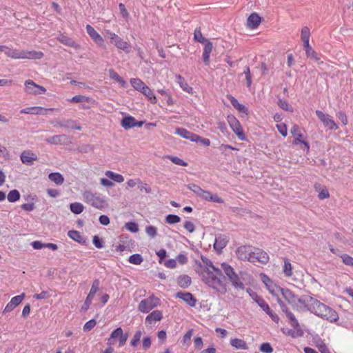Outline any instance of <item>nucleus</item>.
I'll list each match as a JSON object with an SVG mask.
<instances>
[{
    "instance_id": "obj_5",
    "label": "nucleus",
    "mask_w": 353,
    "mask_h": 353,
    "mask_svg": "<svg viewBox=\"0 0 353 353\" xmlns=\"http://www.w3.org/2000/svg\"><path fill=\"white\" fill-rule=\"evenodd\" d=\"M159 305V299L153 294L141 301L138 310L143 313H148Z\"/></svg>"
},
{
    "instance_id": "obj_13",
    "label": "nucleus",
    "mask_w": 353,
    "mask_h": 353,
    "mask_svg": "<svg viewBox=\"0 0 353 353\" xmlns=\"http://www.w3.org/2000/svg\"><path fill=\"white\" fill-rule=\"evenodd\" d=\"M268 261L269 256L265 251L259 248H253L251 263L260 262L261 263H266Z\"/></svg>"
},
{
    "instance_id": "obj_59",
    "label": "nucleus",
    "mask_w": 353,
    "mask_h": 353,
    "mask_svg": "<svg viewBox=\"0 0 353 353\" xmlns=\"http://www.w3.org/2000/svg\"><path fill=\"white\" fill-rule=\"evenodd\" d=\"M24 297H25V294L22 293L20 295H18V296H14L13 298H12V299L10 300V302L14 305H15V307H17L18 305H19L21 303V301H23Z\"/></svg>"
},
{
    "instance_id": "obj_14",
    "label": "nucleus",
    "mask_w": 353,
    "mask_h": 353,
    "mask_svg": "<svg viewBox=\"0 0 353 353\" xmlns=\"http://www.w3.org/2000/svg\"><path fill=\"white\" fill-rule=\"evenodd\" d=\"M281 292L283 297L286 301L292 305L294 308L296 307L298 296L288 288H281Z\"/></svg>"
},
{
    "instance_id": "obj_3",
    "label": "nucleus",
    "mask_w": 353,
    "mask_h": 353,
    "mask_svg": "<svg viewBox=\"0 0 353 353\" xmlns=\"http://www.w3.org/2000/svg\"><path fill=\"white\" fill-rule=\"evenodd\" d=\"M82 195L85 203L97 209L103 210L108 206V202L105 198L91 190H85Z\"/></svg>"
},
{
    "instance_id": "obj_51",
    "label": "nucleus",
    "mask_w": 353,
    "mask_h": 353,
    "mask_svg": "<svg viewBox=\"0 0 353 353\" xmlns=\"http://www.w3.org/2000/svg\"><path fill=\"white\" fill-rule=\"evenodd\" d=\"M123 334V330L121 327H118L117 328L116 330H114L112 333H111V335H110V338L108 339V343L110 345H112L113 344V343L111 341V339H116V338H119L120 336H121V335Z\"/></svg>"
},
{
    "instance_id": "obj_44",
    "label": "nucleus",
    "mask_w": 353,
    "mask_h": 353,
    "mask_svg": "<svg viewBox=\"0 0 353 353\" xmlns=\"http://www.w3.org/2000/svg\"><path fill=\"white\" fill-rule=\"evenodd\" d=\"M283 273L288 277L292 275V264L287 259H284Z\"/></svg>"
},
{
    "instance_id": "obj_36",
    "label": "nucleus",
    "mask_w": 353,
    "mask_h": 353,
    "mask_svg": "<svg viewBox=\"0 0 353 353\" xmlns=\"http://www.w3.org/2000/svg\"><path fill=\"white\" fill-rule=\"evenodd\" d=\"M177 283L181 288H188L191 284V278L188 275H181L177 279Z\"/></svg>"
},
{
    "instance_id": "obj_4",
    "label": "nucleus",
    "mask_w": 353,
    "mask_h": 353,
    "mask_svg": "<svg viewBox=\"0 0 353 353\" xmlns=\"http://www.w3.org/2000/svg\"><path fill=\"white\" fill-rule=\"evenodd\" d=\"M221 267L228 280L236 289L244 290L245 285L241 281V276L243 274L241 272L239 274H237L234 269L226 263H222L221 264Z\"/></svg>"
},
{
    "instance_id": "obj_53",
    "label": "nucleus",
    "mask_w": 353,
    "mask_h": 353,
    "mask_svg": "<svg viewBox=\"0 0 353 353\" xmlns=\"http://www.w3.org/2000/svg\"><path fill=\"white\" fill-rule=\"evenodd\" d=\"M277 105L283 110L292 112V107L285 100L279 99L277 102Z\"/></svg>"
},
{
    "instance_id": "obj_34",
    "label": "nucleus",
    "mask_w": 353,
    "mask_h": 353,
    "mask_svg": "<svg viewBox=\"0 0 353 353\" xmlns=\"http://www.w3.org/2000/svg\"><path fill=\"white\" fill-rule=\"evenodd\" d=\"M48 178L50 181H52L57 185H61L64 181V178L63 175L59 172L50 173L48 175Z\"/></svg>"
},
{
    "instance_id": "obj_40",
    "label": "nucleus",
    "mask_w": 353,
    "mask_h": 353,
    "mask_svg": "<svg viewBox=\"0 0 353 353\" xmlns=\"http://www.w3.org/2000/svg\"><path fill=\"white\" fill-rule=\"evenodd\" d=\"M68 236L78 243H85L81 233L77 230H70L68 232Z\"/></svg>"
},
{
    "instance_id": "obj_50",
    "label": "nucleus",
    "mask_w": 353,
    "mask_h": 353,
    "mask_svg": "<svg viewBox=\"0 0 353 353\" xmlns=\"http://www.w3.org/2000/svg\"><path fill=\"white\" fill-rule=\"evenodd\" d=\"M194 38L196 41L201 43H204L205 42H207V41H208V39H206L205 38H204L203 37V34L201 33L200 28L195 29L194 32Z\"/></svg>"
},
{
    "instance_id": "obj_26",
    "label": "nucleus",
    "mask_w": 353,
    "mask_h": 353,
    "mask_svg": "<svg viewBox=\"0 0 353 353\" xmlns=\"http://www.w3.org/2000/svg\"><path fill=\"white\" fill-rule=\"evenodd\" d=\"M261 17L256 13L251 14L247 19V26L251 29L257 28L261 23Z\"/></svg>"
},
{
    "instance_id": "obj_35",
    "label": "nucleus",
    "mask_w": 353,
    "mask_h": 353,
    "mask_svg": "<svg viewBox=\"0 0 353 353\" xmlns=\"http://www.w3.org/2000/svg\"><path fill=\"white\" fill-rule=\"evenodd\" d=\"M228 99L230 100L231 104L234 108L238 110L239 112H245L246 108L243 104L239 103L238 100L232 96H228Z\"/></svg>"
},
{
    "instance_id": "obj_47",
    "label": "nucleus",
    "mask_w": 353,
    "mask_h": 353,
    "mask_svg": "<svg viewBox=\"0 0 353 353\" xmlns=\"http://www.w3.org/2000/svg\"><path fill=\"white\" fill-rule=\"evenodd\" d=\"M20 199V193L17 190H11L8 194V200L10 202H15Z\"/></svg>"
},
{
    "instance_id": "obj_20",
    "label": "nucleus",
    "mask_w": 353,
    "mask_h": 353,
    "mask_svg": "<svg viewBox=\"0 0 353 353\" xmlns=\"http://www.w3.org/2000/svg\"><path fill=\"white\" fill-rule=\"evenodd\" d=\"M86 30L89 36L97 45L99 46H102L103 45L104 40L103 37L94 29L93 27L90 25H87Z\"/></svg>"
},
{
    "instance_id": "obj_37",
    "label": "nucleus",
    "mask_w": 353,
    "mask_h": 353,
    "mask_svg": "<svg viewBox=\"0 0 353 353\" xmlns=\"http://www.w3.org/2000/svg\"><path fill=\"white\" fill-rule=\"evenodd\" d=\"M142 94H143L148 100L152 103H157V99L154 94H153L152 91L150 90L149 87L145 85L144 88L141 91Z\"/></svg>"
},
{
    "instance_id": "obj_57",
    "label": "nucleus",
    "mask_w": 353,
    "mask_h": 353,
    "mask_svg": "<svg viewBox=\"0 0 353 353\" xmlns=\"http://www.w3.org/2000/svg\"><path fill=\"white\" fill-rule=\"evenodd\" d=\"M341 258L344 264L353 268V257L347 254H344L341 256Z\"/></svg>"
},
{
    "instance_id": "obj_48",
    "label": "nucleus",
    "mask_w": 353,
    "mask_h": 353,
    "mask_svg": "<svg viewBox=\"0 0 353 353\" xmlns=\"http://www.w3.org/2000/svg\"><path fill=\"white\" fill-rule=\"evenodd\" d=\"M244 74L245 78L246 80V85L248 88H250L252 85V74L250 72V68L248 66H246L244 69L243 72L241 74V75Z\"/></svg>"
},
{
    "instance_id": "obj_38",
    "label": "nucleus",
    "mask_w": 353,
    "mask_h": 353,
    "mask_svg": "<svg viewBox=\"0 0 353 353\" xmlns=\"http://www.w3.org/2000/svg\"><path fill=\"white\" fill-rule=\"evenodd\" d=\"M105 175L117 183H122L124 181V177L121 174L114 173L110 170L106 171L105 172Z\"/></svg>"
},
{
    "instance_id": "obj_10",
    "label": "nucleus",
    "mask_w": 353,
    "mask_h": 353,
    "mask_svg": "<svg viewBox=\"0 0 353 353\" xmlns=\"http://www.w3.org/2000/svg\"><path fill=\"white\" fill-rule=\"evenodd\" d=\"M99 285H100V283L98 279H95L93 281L91 289L90 290V292H89L83 306L81 307L82 311L85 312L88 310V308L92 301V299H94L97 292L99 289Z\"/></svg>"
},
{
    "instance_id": "obj_32",
    "label": "nucleus",
    "mask_w": 353,
    "mask_h": 353,
    "mask_svg": "<svg viewBox=\"0 0 353 353\" xmlns=\"http://www.w3.org/2000/svg\"><path fill=\"white\" fill-rule=\"evenodd\" d=\"M282 329V332L284 334L287 336H290L292 338H296L299 336H301L303 335V332L301 330V326L299 325V329Z\"/></svg>"
},
{
    "instance_id": "obj_33",
    "label": "nucleus",
    "mask_w": 353,
    "mask_h": 353,
    "mask_svg": "<svg viewBox=\"0 0 353 353\" xmlns=\"http://www.w3.org/2000/svg\"><path fill=\"white\" fill-rule=\"evenodd\" d=\"M230 345L232 347H234L238 350H247L248 349L246 343L243 340L239 339H231Z\"/></svg>"
},
{
    "instance_id": "obj_8",
    "label": "nucleus",
    "mask_w": 353,
    "mask_h": 353,
    "mask_svg": "<svg viewBox=\"0 0 353 353\" xmlns=\"http://www.w3.org/2000/svg\"><path fill=\"white\" fill-rule=\"evenodd\" d=\"M25 92L28 94H40L45 93L46 89L39 85L36 84L32 80H27L25 81Z\"/></svg>"
},
{
    "instance_id": "obj_19",
    "label": "nucleus",
    "mask_w": 353,
    "mask_h": 353,
    "mask_svg": "<svg viewBox=\"0 0 353 353\" xmlns=\"http://www.w3.org/2000/svg\"><path fill=\"white\" fill-rule=\"evenodd\" d=\"M21 161L26 165H32L37 159V156L31 150H24L20 156Z\"/></svg>"
},
{
    "instance_id": "obj_27",
    "label": "nucleus",
    "mask_w": 353,
    "mask_h": 353,
    "mask_svg": "<svg viewBox=\"0 0 353 353\" xmlns=\"http://www.w3.org/2000/svg\"><path fill=\"white\" fill-rule=\"evenodd\" d=\"M58 40L61 43H63V45H65L67 46H70V47H72L74 49H79L80 48V46L79 44H77L74 41H73L72 39L66 37V36H64V35H61L59 38H58Z\"/></svg>"
},
{
    "instance_id": "obj_12",
    "label": "nucleus",
    "mask_w": 353,
    "mask_h": 353,
    "mask_svg": "<svg viewBox=\"0 0 353 353\" xmlns=\"http://www.w3.org/2000/svg\"><path fill=\"white\" fill-rule=\"evenodd\" d=\"M253 247L250 245H242L238 248L236 251V256L241 261H248L251 262Z\"/></svg>"
},
{
    "instance_id": "obj_58",
    "label": "nucleus",
    "mask_w": 353,
    "mask_h": 353,
    "mask_svg": "<svg viewBox=\"0 0 353 353\" xmlns=\"http://www.w3.org/2000/svg\"><path fill=\"white\" fill-rule=\"evenodd\" d=\"M125 228L132 232H137L139 231L138 225L134 222H128L125 223Z\"/></svg>"
},
{
    "instance_id": "obj_17",
    "label": "nucleus",
    "mask_w": 353,
    "mask_h": 353,
    "mask_svg": "<svg viewBox=\"0 0 353 353\" xmlns=\"http://www.w3.org/2000/svg\"><path fill=\"white\" fill-rule=\"evenodd\" d=\"M69 141V137L65 134L54 135L46 139V143L51 145H65Z\"/></svg>"
},
{
    "instance_id": "obj_28",
    "label": "nucleus",
    "mask_w": 353,
    "mask_h": 353,
    "mask_svg": "<svg viewBox=\"0 0 353 353\" xmlns=\"http://www.w3.org/2000/svg\"><path fill=\"white\" fill-rule=\"evenodd\" d=\"M70 102L72 103H82V102H88L91 104H94L96 103V101L93 99L92 98H90L89 97L83 96V95H76L74 96L72 98L69 99Z\"/></svg>"
},
{
    "instance_id": "obj_31",
    "label": "nucleus",
    "mask_w": 353,
    "mask_h": 353,
    "mask_svg": "<svg viewBox=\"0 0 353 353\" xmlns=\"http://www.w3.org/2000/svg\"><path fill=\"white\" fill-rule=\"evenodd\" d=\"M176 79L179 83L180 87L185 92L188 93H192V88L189 86L188 83L185 81V79L180 74L176 75Z\"/></svg>"
},
{
    "instance_id": "obj_29",
    "label": "nucleus",
    "mask_w": 353,
    "mask_h": 353,
    "mask_svg": "<svg viewBox=\"0 0 353 353\" xmlns=\"http://www.w3.org/2000/svg\"><path fill=\"white\" fill-rule=\"evenodd\" d=\"M121 125L125 129H130L136 126V120L133 117H125L121 120Z\"/></svg>"
},
{
    "instance_id": "obj_63",
    "label": "nucleus",
    "mask_w": 353,
    "mask_h": 353,
    "mask_svg": "<svg viewBox=\"0 0 353 353\" xmlns=\"http://www.w3.org/2000/svg\"><path fill=\"white\" fill-rule=\"evenodd\" d=\"M257 303L259 306L266 313L270 310L269 305L263 299H258Z\"/></svg>"
},
{
    "instance_id": "obj_39",
    "label": "nucleus",
    "mask_w": 353,
    "mask_h": 353,
    "mask_svg": "<svg viewBox=\"0 0 353 353\" xmlns=\"http://www.w3.org/2000/svg\"><path fill=\"white\" fill-rule=\"evenodd\" d=\"M315 189L319 192V199L321 200L327 199L330 197V194L327 188H321L320 185H315Z\"/></svg>"
},
{
    "instance_id": "obj_49",
    "label": "nucleus",
    "mask_w": 353,
    "mask_h": 353,
    "mask_svg": "<svg viewBox=\"0 0 353 353\" xmlns=\"http://www.w3.org/2000/svg\"><path fill=\"white\" fill-rule=\"evenodd\" d=\"M128 261L132 264L139 265L143 262V259L139 254H134L129 257Z\"/></svg>"
},
{
    "instance_id": "obj_61",
    "label": "nucleus",
    "mask_w": 353,
    "mask_h": 353,
    "mask_svg": "<svg viewBox=\"0 0 353 353\" xmlns=\"http://www.w3.org/2000/svg\"><path fill=\"white\" fill-rule=\"evenodd\" d=\"M187 188L190 190L192 191L197 196H199V194H201V192L203 190V189L201 188H200L199 185H197L196 184H189V185H188Z\"/></svg>"
},
{
    "instance_id": "obj_55",
    "label": "nucleus",
    "mask_w": 353,
    "mask_h": 353,
    "mask_svg": "<svg viewBox=\"0 0 353 353\" xmlns=\"http://www.w3.org/2000/svg\"><path fill=\"white\" fill-rule=\"evenodd\" d=\"M138 187L141 191L144 190L147 194L152 193V188L146 183L142 182L139 179H137Z\"/></svg>"
},
{
    "instance_id": "obj_54",
    "label": "nucleus",
    "mask_w": 353,
    "mask_h": 353,
    "mask_svg": "<svg viewBox=\"0 0 353 353\" xmlns=\"http://www.w3.org/2000/svg\"><path fill=\"white\" fill-rule=\"evenodd\" d=\"M166 158L170 159L173 163H174L176 165H182V166L188 165V163L186 162H185L183 160H182L181 159H180L177 157L168 155V156H166Z\"/></svg>"
},
{
    "instance_id": "obj_46",
    "label": "nucleus",
    "mask_w": 353,
    "mask_h": 353,
    "mask_svg": "<svg viewBox=\"0 0 353 353\" xmlns=\"http://www.w3.org/2000/svg\"><path fill=\"white\" fill-rule=\"evenodd\" d=\"M110 77L116 81L119 82L121 85L124 86L125 85V81L114 70H109Z\"/></svg>"
},
{
    "instance_id": "obj_64",
    "label": "nucleus",
    "mask_w": 353,
    "mask_h": 353,
    "mask_svg": "<svg viewBox=\"0 0 353 353\" xmlns=\"http://www.w3.org/2000/svg\"><path fill=\"white\" fill-rule=\"evenodd\" d=\"M96 324V321L94 319H91L85 323V324L83 326V330L85 332L90 331L92 328H94Z\"/></svg>"
},
{
    "instance_id": "obj_23",
    "label": "nucleus",
    "mask_w": 353,
    "mask_h": 353,
    "mask_svg": "<svg viewBox=\"0 0 353 353\" xmlns=\"http://www.w3.org/2000/svg\"><path fill=\"white\" fill-rule=\"evenodd\" d=\"M199 196L208 201H212L218 203H223L224 202L223 199L220 198L217 194H212L209 191L204 190H202Z\"/></svg>"
},
{
    "instance_id": "obj_62",
    "label": "nucleus",
    "mask_w": 353,
    "mask_h": 353,
    "mask_svg": "<svg viewBox=\"0 0 353 353\" xmlns=\"http://www.w3.org/2000/svg\"><path fill=\"white\" fill-rule=\"evenodd\" d=\"M157 228L152 225L146 227L145 232L148 236L152 238H154L157 235Z\"/></svg>"
},
{
    "instance_id": "obj_15",
    "label": "nucleus",
    "mask_w": 353,
    "mask_h": 353,
    "mask_svg": "<svg viewBox=\"0 0 353 353\" xmlns=\"http://www.w3.org/2000/svg\"><path fill=\"white\" fill-rule=\"evenodd\" d=\"M291 133L294 137V140L293 142L294 144L297 145L299 143H301L304 145L307 150H309L310 146L308 143L301 140L303 134L301 128L298 125H293V127L291 129Z\"/></svg>"
},
{
    "instance_id": "obj_30",
    "label": "nucleus",
    "mask_w": 353,
    "mask_h": 353,
    "mask_svg": "<svg viewBox=\"0 0 353 353\" xmlns=\"http://www.w3.org/2000/svg\"><path fill=\"white\" fill-rule=\"evenodd\" d=\"M5 54L10 58L14 59H19L20 55V50L12 48H9L6 46H5V48L3 51Z\"/></svg>"
},
{
    "instance_id": "obj_11",
    "label": "nucleus",
    "mask_w": 353,
    "mask_h": 353,
    "mask_svg": "<svg viewBox=\"0 0 353 353\" xmlns=\"http://www.w3.org/2000/svg\"><path fill=\"white\" fill-rule=\"evenodd\" d=\"M279 306L281 307V310L285 314L286 317L288 319L289 323L291 326L295 329H299V323L298 320L296 319L295 316L292 312H291L287 305L281 300L278 301Z\"/></svg>"
},
{
    "instance_id": "obj_22",
    "label": "nucleus",
    "mask_w": 353,
    "mask_h": 353,
    "mask_svg": "<svg viewBox=\"0 0 353 353\" xmlns=\"http://www.w3.org/2000/svg\"><path fill=\"white\" fill-rule=\"evenodd\" d=\"M228 237L224 234H219L215 238V242L214 244V248L221 252L228 244Z\"/></svg>"
},
{
    "instance_id": "obj_25",
    "label": "nucleus",
    "mask_w": 353,
    "mask_h": 353,
    "mask_svg": "<svg viewBox=\"0 0 353 353\" xmlns=\"http://www.w3.org/2000/svg\"><path fill=\"white\" fill-rule=\"evenodd\" d=\"M176 297L183 299L190 306L194 307L196 300L193 295L190 292H179L176 294Z\"/></svg>"
},
{
    "instance_id": "obj_52",
    "label": "nucleus",
    "mask_w": 353,
    "mask_h": 353,
    "mask_svg": "<svg viewBox=\"0 0 353 353\" xmlns=\"http://www.w3.org/2000/svg\"><path fill=\"white\" fill-rule=\"evenodd\" d=\"M181 221V218L175 214H168L165 217V222L168 224H175Z\"/></svg>"
},
{
    "instance_id": "obj_2",
    "label": "nucleus",
    "mask_w": 353,
    "mask_h": 353,
    "mask_svg": "<svg viewBox=\"0 0 353 353\" xmlns=\"http://www.w3.org/2000/svg\"><path fill=\"white\" fill-rule=\"evenodd\" d=\"M310 305L312 307V312L316 315L325 319L330 322H336L339 317L338 313L330 307L321 303L317 299L310 296Z\"/></svg>"
},
{
    "instance_id": "obj_24",
    "label": "nucleus",
    "mask_w": 353,
    "mask_h": 353,
    "mask_svg": "<svg viewBox=\"0 0 353 353\" xmlns=\"http://www.w3.org/2000/svg\"><path fill=\"white\" fill-rule=\"evenodd\" d=\"M163 318V314L160 310H154L145 318V325L150 326L154 322L159 321Z\"/></svg>"
},
{
    "instance_id": "obj_41",
    "label": "nucleus",
    "mask_w": 353,
    "mask_h": 353,
    "mask_svg": "<svg viewBox=\"0 0 353 353\" xmlns=\"http://www.w3.org/2000/svg\"><path fill=\"white\" fill-rule=\"evenodd\" d=\"M70 208L74 214H79L83 211L84 207L81 203L74 202L70 204Z\"/></svg>"
},
{
    "instance_id": "obj_42",
    "label": "nucleus",
    "mask_w": 353,
    "mask_h": 353,
    "mask_svg": "<svg viewBox=\"0 0 353 353\" xmlns=\"http://www.w3.org/2000/svg\"><path fill=\"white\" fill-rule=\"evenodd\" d=\"M305 54L308 58L314 60L317 63H319V64L323 63V61H320V57H319V54L313 48L311 50H307L305 52Z\"/></svg>"
},
{
    "instance_id": "obj_9",
    "label": "nucleus",
    "mask_w": 353,
    "mask_h": 353,
    "mask_svg": "<svg viewBox=\"0 0 353 353\" xmlns=\"http://www.w3.org/2000/svg\"><path fill=\"white\" fill-rule=\"evenodd\" d=\"M316 114L323 125L330 130H337L338 125L331 117L321 110H316Z\"/></svg>"
},
{
    "instance_id": "obj_16",
    "label": "nucleus",
    "mask_w": 353,
    "mask_h": 353,
    "mask_svg": "<svg viewBox=\"0 0 353 353\" xmlns=\"http://www.w3.org/2000/svg\"><path fill=\"white\" fill-rule=\"evenodd\" d=\"M54 108L45 109L41 107L34 106L23 108L20 110L21 114H40L44 115L47 114L48 111H53Z\"/></svg>"
},
{
    "instance_id": "obj_18",
    "label": "nucleus",
    "mask_w": 353,
    "mask_h": 353,
    "mask_svg": "<svg viewBox=\"0 0 353 353\" xmlns=\"http://www.w3.org/2000/svg\"><path fill=\"white\" fill-rule=\"evenodd\" d=\"M19 59H41L43 57V53L41 51L35 50H20Z\"/></svg>"
},
{
    "instance_id": "obj_1",
    "label": "nucleus",
    "mask_w": 353,
    "mask_h": 353,
    "mask_svg": "<svg viewBox=\"0 0 353 353\" xmlns=\"http://www.w3.org/2000/svg\"><path fill=\"white\" fill-rule=\"evenodd\" d=\"M201 261L198 272L202 281L221 294L225 293L226 283L221 270L215 267L211 260L206 257L202 256Z\"/></svg>"
},
{
    "instance_id": "obj_7",
    "label": "nucleus",
    "mask_w": 353,
    "mask_h": 353,
    "mask_svg": "<svg viewBox=\"0 0 353 353\" xmlns=\"http://www.w3.org/2000/svg\"><path fill=\"white\" fill-rule=\"evenodd\" d=\"M228 121L234 133H235L238 138L242 141L245 140V134L240 124V122L237 120V119L234 116L230 115L228 117Z\"/></svg>"
},
{
    "instance_id": "obj_60",
    "label": "nucleus",
    "mask_w": 353,
    "mask_h": 353,
    "mask_svg": "<svg viewBox=\"0 0 353 353\" xmlns=\"http://www.w3.org/2000/svg\"><path fill=\"white\" fill-rule=\"evenodd\" d=\"M259 350L264 353H272L273 352V349L268 343H263L260 345Z\"/></svg>"
},
{
    "instance_id": "obj_56",
    "label": "nucleus",
    "mask_w": 353,
    "mask_h": 353,
    "mask_svg": "<svg viewBox=\"0 0 353 353\" xmlns=\"http://www.w3.org/2000/svg\"><path fill=\"white\" fill-rule=\"evenodd\" d=\"M141 336H142V332L140 330L137 331L133 336L132 340L130 342L131 345L133 347L137 346V345L139 344V343L140 341Z\"/></svg>"
},
{
    "instance_id": "obj_6",
    "label": "nucleus",
    "mask_w": 353,
    "mask_h": 353,
    "mask_svg": "<svg viewBox=\"0 0 353 353\" xmlns=\"http://www.w3.org/2000/svg\"><path fill=\"white\" fill-rule=\"evenodd\" d=\"M106 37L110 39V43L114 44L117 48L123 50L126 53H129L130 52V45L127 41H123V39L115 33L107 30Z\"/></svg>"
},
{
    "instance_id": "obj_21",
    "label": "nucleus",
    "mask_w": 353,
    "mask_h": 353,
    "mask_svg": "<svg viewBox=\"0 0 353 353\" xmlns=\"http://www.w3.org/2000/svg\"><path fill=\"white\" fill-rule=\"evenodd\" d=\"M175 133L179 136L185 139H188L192 142L194 140L199 139V135L195 134L183 128H176L175 130Z\"/></svg>"
},
{
    "instance_id": "obj_45",
    "label": "nucleus",
    "mask_w": 353,
    "mask_h": 353,
    "mask_svg": "<svg viewBox=\"0 0 353 353\" xmlns=\"http://www.w3.org/2000/svg\"><path fill=\"white\" fill-rule=\"evenodd\" d=\"M310 35L311 33L310 28L307 26L303 27L301 31V39L302 41H310Z\"/></svg>"
},
{
    "instance_id": "obj_43",
    "label": "nucleus",
    "mask_w": 353,
    "mask_h": 353,
    "mask_svg": "<svg viewBox=\"0 0 353 353\" xmlns=\"http://www.w3.org/2000/svg\"><path fill=\"white\" fill-rule=\"evenodd\" d=\"M130 83L132 85V87L138 90L141 91L144 87L146 85L141 80L139 79H132L130 80Z\"/></svg>"
}]
</instances>
